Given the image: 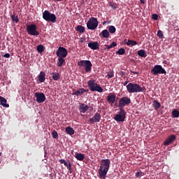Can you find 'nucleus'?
I'll return each instance as SVG.
<instances>
[{
    "instance_id": "47",
    "label": "nucleus",
    "mask_w": 179,
    "mask_h": 179,
    "mask_svg": "<svg viewBox=\"0 0 179 179\" xmlns=\"http://www.w3.org/2000/svg\"><path fill=\"white\" fill-rule=\"evenodd\" d=\"M88 92V90H86V92Z\"/></svg>"
},
{
    "instance_id": "22",
    "label": "nucleus",
    "mask_w": 179,
    "mask_h": 179,
    "mask_svg": "<svg viewBox=\"0 0 179 179\" xmlns=\"http://www.w3.org/2000/svg\"><path fill=\"white\" fill-rule=\"evenodd\" d=\"M116 96L111 94L107 96V101L109 102V103H114L115 101Z\"/></svg>"
},
{
    "instance_id": "44",
    "label": "nucleus",
    "mask_w": 179,
    "mask_h": 179,
    "mask_svg": "<svg viewBox=\"0 0 179 179\" xmlns=\"http://www.w3.org/2000/svg\"><path fill=\"white\" fill-rule=\"evenodd\" d=\"M131 73H133L134 75H139V72H138V71H131Z\"/></svg>"
},
{
    "instance_id": "6",
    "label": "nucleus",
    "mask_w": 179,
    "mask_h": 179,
    "mask_svg": "<svg viewBox=\"0 0 179 179\" xmlns=\"http://www.w3.org/2000/svg\"><path fill=\"white\" fill-rule=\"evenodd\" d=\"M151 73L154 76H158L159 74H166V70L161 65H155L151 69Z\"/></svg>"
},
{
    "instance_id": "7",
    "label": "nucleus",
    "mask_w": 179,
    "mask_h": 179,
    "mask_svg": "<svg viewBox=\"0 0 179 179\" xmlns=\"http://www.w3.org/2000/svg\"><path fill=\"white\" fill-rule=\"evenodd\" d=\"M36 29H37V27L34 24H31V25L27 26V31L30 36H39V32Z\"/></svg>"
},
{
    "instance_id": "26",
    "label": "nucleus",
    "mask_w": 179,
    "mask_h": 179,
    "mask_svg": "<svg viewBox=\"0 0 179 179\" xmlns=\"http://www.w3.org/2000/svg\"><path fill=\"white\" fill-rule=\"evenodd\" d=\"M117 44L116 42H113L110 45H106L105 50H110L112 48L117 47Z\"/></svg>"
},
{
    "instance_id": "35",
    "label": "nucleus",
    "mask_w": 179,
    "mask_h": 179,
    "mask_svg": "<svg viewBox=\"0 0 179 179\" xmlns=\"http://www.w3.org/2000/svg\"><path fill=\"white\" fill-rule=\"evenodd\" d=\"M43 50H44V48H43V45H38L37 46V52L38 53H42L43 52Z\"/></svg>"
},
{
    "instance_id": "12",
    "label": "nucleus",
    "mask_w": 179,
    "mask_h": 179,
    "mask_svg": "<svg viewBox=\"0 0 179 179\" xmlns=\"http://www.w3.org/2000/svg\"><path fill=\"white\" fill-rule=\"evenodd\" d=\"M34 96L36 99V102L38 103H43L46 99V97H45L44 93H42V92H36L34 94Z\"/></svg>"
},
{
    "instance_id": "49",
    "label": "nucleus",
    "mask_w": 179,
    "mask_h": 179,
    "mask_svg": "<svg viewBox=\"0 0 179 179\" xmlns=\"http://www.w3.org/2000/svg\"><path fill=\"white\" fill-rule=\"evenodd\" d=\"M0 50H1V44H0Z\"/></svg>"
},
{
    "instance_id": "21",
    "label": "nucleus",
    "mask_w": 179,
    "mask_h": 179,
    "mask_svg": "<svg viewBox=\"0 0 179 179\" xmlns=\"http://www.w3.org/2000/svg\"><path fill=\"white\" fill-rule=\"evenodd\" d=\"M65 131L66 134L70 136H73L75 134L74 129L71 127H66Z\"/></svg>"
},
{
    "instance_id": "38",
    "label": "nucleus",
    "mask_w": 179,
    "mask_h": 179,
    "mask_svg": "<svg viewBox=\"0 0 179 179\" xmlns=\"http://www.w3.org/2000/svg\"><path fill=\"white\" fill-rule=\"evenodd\" d=\"M157 36H158V38H163L164 34H163L162 31L159 30L158 33L157 34Z\"/></svg>"
},
{
    "instance_id": "24",
    "label": "nucleus",
    "mask_w": 179,
    "mask_h": 179,
    "mask_svg": "<svg viewBox=\"0 0 179 179\" xmlns=\"http://www.w3.org/2000/svg\"><path fill=\"white\" fill-rule=\"evenodd\" d=\"M152 106H154V109H155V110H158L161 107V103L158 101L154 100V101H152Z\"/></svg>"
},
{
    "instance_id": "48",
    "label": "nucleus",
    "mask_w": 179,
    "mask_h": 179,
    "mask_svg": "<svg viewBox=\"0 0 179 179\" xmlns=\"http://www.w3.org/2000/svg\"><path fill=\"white\" fill-rule=\"evenodd\" d=\"M1 152H0V157H1Z\"/></svg>"
},
{
    "instance_id": "17",
    "label": "nucleus",
    "mask_w": 179,
    "mask_h": 179,
    "mask_svg": "<svg viewBox=\"0 0 179 179\" xmlns=\"http://www.w3.org/2000/svg\"><path fill=\"white\" fill-rule=\"evenodd\" d=\"M45 76H46V74L45 72L43 71H41V73H39L38 76V79L39 80V82L41 83H43L45 82Z\"/></svg>"
},
{
    "instance_id": "10",
    "label": "nucleus",
    "mask_w": 179,
    "mask_h": 179,
    "mask_svg": "<svg viewBox=\"0 0 179 179\" xmlns=\"http://www.w3.org/2000/svg\"><path fill=\"white\" fill-rule=\"evenodd\" d=\"M56 55L58 58H66L68 55V50L65 48L60 46L57 50Z\"/></svg>"
},
{
    "instance_id": "4",
    "label": "nucleus",
    "mask_w": 179,
    "mask_h": 179,
    "mask_svg": "<svg viewBox=\"0 0 179 179\" xmlns=\"http://www.w3.org/2000/svg\"><path fill=\"white\" fill-rule=\"evenodd\" d=\"M78 65L80 67L85 66L86 73H90L92 71V64L90 60H82L78 62Z\"/></svg>"
},
{
    "instance_id": "33",
    "label": "nucleus",
    "mask_w": 179,
    "mask_h": 179,
    "mask_svg": "<svg viewBox=\"0 0 179 179\" xmlns=\"http://www.w3.org/2000/svg\"><path fill=\"white\" fill-rule=\"evenodd\" d=\"M10 17H11L13 22H15V23H17L19 22L17 15L15 16V15L10 14Z\"/></svg>"
},
{
    "instance_id": "40",
    "label": "nucleus",
    "mask_w": 179,
    "mask_h": 179,
    "mask_svg": "<svg viewBox=\"0 0 179 179\" xmlns=\"http://www.w3.org/2000/svg\"><path fill=\"white\" fill-rule=\"evenodd\" d=\"M107 76L108 77V79H110V78H113L114 74L113 72H110L108 73Z\"/></svg>"
},
{
    "instance_id": "13",
    "label": "nucleus",
    "mask_w": 179,
    "mask_h": 179,
    "mask_svg": "<svg viewBox=\"0 0 179 179\" xmlns=\"http://www.w3.org/2000/svg\"><path fill=\"white\" fill-rule=\"evenodd\" d=\"M100 120H101L100 113H96L94 116L90 119L89 122L93 124L94 123L100 122Z\"/></svg>"
},
{
    "instance_id": "8",
    "label": "nucleus",
    "mask_w": 179,
    "mask_h": 179,
    "mask_svg": "<svg viewBox=\"0 0 179 179\" xmlns=\"http://www.w3.org/2000/svg\"><path fill=\"white\" fill-rule=\"evenodd\" d=\"M99 22L96 18L92 17L87 23V27L89 30H95L98 27Z\"/></svg>"
},
{
    "instance_id": "32",
    "label": "nucleus",
    "mask_w": 179,
    "mask_h": 179,
    "mask_svg": "<svg viewBox=\"0 0 179 179\" xmlns=\"http://www.w3.org/2000/svg\"><path fill=\"white\" fill-rule=\"evenodd\" d=\"M172 117L178 118L179 117V111L176 109L172 110Z\"/></svg>"
},
{
    "instance_id": "20",
    "label": "nucleus",
    "mask_w": 179,
    "mask_h": 179,
    "mask_svg": "<svg viewBox=\"0 0 179 179\" xmlns=\"http://www.w3.org/2000/svg\"><path fill=\"white\" fill-rule=\"evenodd\" d=\"M59 162H60L62 164H64V166L67 167V169H69V171H71V163H70V162L67 163V162H66V160L64 159H59Z\"/></svg>"
},
{
    "instance_id": "9",
    "label": "nucleus",
    "mask_w": 179,
    "mask_h": 179,
    "mask_svg": "<svg viewBox=\"0 0 179 179\" xmlns=\"http://www.w3.org/2000/svg\"><path fill=\"white\" fill-rule=\"evenodd\" d=\"M126 118V112L124 110V109H120V113L116 114L115 115V120L117 122H124Z\"/></svg>"
},
{
    "instance_id": "25",
    "label": "nucleus",
    "mask_w": 179,
    "mask_h": 179,
    "mask_svg": "<svg viewBox=\"0 0 179 179\" xmlns=\"http://www.w3.org/2000/svg\"><path fill=\"white\" fill-rule=\"evenodd\" d=\"M75 157L78 160V161H83L85 158V155L83 153H76Z\"/></svg>"
},
{
    "instance_id": "28",
    "label": "nucleus",
    "mask_w": 179,
    "mask_h": 179,
    "mask_svg": "<svg viewBox=\"0 0 179 179\" xmlns=\"http://www.w3.org/2000/svg\"><path fill=\"white\" fill-rule=\"evenodd\" d=\"M127 45L128 46H132V47H134V46L137 45H138V43H137V41H136L128 40V42H127Z\"/></svg>"
},
{
    "instance_id": "30",
    "label": "nucleus",
    "mask_w": 179,
    "mask_h": 179,
    "mask_svg": "<svg viewBox=\"0 0 179 179\" xmlns=\"http://www.w3.org/2000/svg\"><path fill=\"white\" fill-rule=\"evenodd\" d=\"M101 34L104 38H108L110 36V34L107 29L103 30Z\"/></svg>"
},
{
    "instance_id": "45",
    "label": "nucleus",
    "mask_w": 179,
    "mask_h": 179,
    "mask_svg": "<svg viewBox=\"0 0 179 179\" xmlns=\"http://www.w3.org/2000/svg\"><path fill=\"white\" fill-rule=\"evenodd\" d=\"M141 3H145V0H141Z\"/></svg>"
},
{
    "instance_id": "27",
    "label": "nucleus",
    "mask_w": 179,
    "mask_h": 179,
    "mask_svg": "<svg viewBox=\"0 0 179 179\" xmlns=\"http://www.w3.org/2000/svg\"><path fill=\"white\" fill-rule=\"evenodd\" d=\"M138 55L143 58H146L147 55L144 50H140L138 51Z\"/></svg>"
},
{
    "instance_id": "19",
    "label": "nucleus",
    "mask_w": 179,
    "mask_h": 179,
    "mask_svg": "<svg viewBox=\"0 0 179 179\" xmlns=\"http://www.w3.org/2000/svg\"><path fill=\"white\" fill-rule=\"evenodd\" d=\"M89 110V106L84 103H82L80 106V111L82 113H85Z\"/></svg>"
},
{
    "instance_id": "16",
    "label": "nucleus",
    "mask_w": 179,
    "mask_h": 179,
    "mask_svg": "<svg viewBox=\"0 0 179 179\" xmlns=\"http://www.w3.org/2000/svg\"><path fill=\"white\" fill-rule=\"evenodd\" d=\"M87 91L84 88H79L78 90L76 91L72 94L73 96H82L84 93H85Z\"/></svg>"
},
{
    "instance_id": "11",
    "label": "nucleus",
    "mask_w": 179,
    "mask_h": 179,
    "mask_svg": "<svg viewBox=\"0 0 179 179\" xmlns=\"http://www.w3.org/2000/svg\"><path fill=\"white\" fill-rule=\"evenodd\" d=\"M131 103V99L127 96L125 97H122L120 99V101H119V107L120 109L121 110H124V107L125 106H128Z\"/></svg>"
},
{
    "instance_id": "36",
    "label": "nucleus",
    "mask_w": 179,
    "mask_h": 179,
    "mask_svg": "<svg viewBox=\"0 0 179 179\" xmlns=\"http://www.w3.org/2000/svg\"><path fill=\"white\" fill-rule=\"evenodd\" d=\"M144 172L141 171V170L136 173V178H141V176H144Z\"/></svg>"
},
{
    "instance_id": "23",
    "label": "nucleus",
    "mask_w": 179,
    "mask_h": 179,
    "mask_svg": "<svg viewBox=\"0 0 179 179\" xmlns=\"http://www.w3.org/2000/svg\"><path fill=\"white\" fill-rule=\"evenodd\" d=\"M64 64H65V58L64 57H59L58 61L57 62V66L62 67Z\"/></svg>"
},
{
    "instance_id": "34",
    "label": "nucleus",
    "mask_w": 179,
    "mask_h": 179,
    "mask_svg": "<svg viewBox=\"0 0 179 179\" xmlns=\"http://www.w3.org/2000/svg\"><path fill=\"white\" fill-rule=\"evenodd\" d=\"M116 54L117 55H124L125 54V49L120 48L119 50L117 51Z\"/></svg>"
},
{
    "instance_id": "15",
    "label": "nucleus",
    "mask_w": 179,
    "mask_h": 179,
    "mask_svg": "<svg viewBox=\"0 0 179 179\" xmlns=\"http://www.w3.org/2000/svg\"><path fill=\"white\" fill-rule=\"evenodd\" d=\"M88 47L92 50H97L99 48V43L97 41L90 42Z\"/></svg>"
},
{
    "instance_id": "5",
    "label": "nucleus",
    "mask_w": 179,
    "mask_h": 179,
    "mask_svg": "<svg viewBox=\"0 0 179 179\" xmlns=\"http://www.w3.org/2000/svg\"><path fill=\"white\" fill-rule=\"evenodd\" d=\"M43 17L46 22H52V23H55L57 19L56 15L48 10H45L43 13Z\"/></svg>"
},
{
    "instance_id": "39",
    "label": "nucleus",
    "mask_w": 179,
    "mask_h": 179,
    "mask_svg": "<svg viewBox=\"0 0 179 179\" xmlns=\"http://www.w3.org/2000/svg\"><path fill=\"white\" fill-rule=\"evenodd\" d=\"M52 135L54 139H57L58 138V134L57 131H53Z\"/></svg>"
},
{
    "instance_id": "37",
    "label": "nucleus",
    "mask_w": 179,
    "mask_h": 179,
    "mask_svg": "<svg viewBox=\"0 0 179 179\" xmlns=\"http://www.w3.org/2000/svg\"><path fill=\"white\" fill-rule=\"evenodd\" d=\"M109 31L111 34H113L116 31V28L114 26H110L109 28Z\"/></svg>"
},
{
    "instance_id": "14",
    "label": "nucleus",
    "mask_w": 179,
    "mask_h": 179,
    "mask_svg": "<svg viewBox=\"0 0 179 179\" xmlns=\"http://www.w3.org/2000/svg\"><path fill=\"white\" fill-rule=\"evenodd\" d=\"M176 138V137L175 135H171L166 138V140H165V142H164V145L166 146L170 145L175 141Z\"/></svg>"
},
{
    "instance_id": "1",
    "label": "nucleus",
    "mask_w": 179,
    "mask_h": 179,
    "mask_svg": "<svg viewBox=\"0 0 179 179\" xmlns=\"http://www.w3.org/2000/svg\"><path fill=\"white\" fill-rule=\"evenodd\" d=\"M110 160L109 159H103L101 161V166L99 169V176L101 179H106L107 173L109 171Z\"/></svg>"
},
{
    "instance_id": "29",
    "label": "nucleus",
    "mask_w": 179,
    "mask_h": 179,
    "mask_svg": "<svg viewBox=\"0 0 179 179\" xmlns=\"http://www.w3.org/2000/svg\"><path fill=\"white\" fill-rule=\"evenodd\" d=\"M76 31H79L80 34H83L85 31V27L82 25H78L76 28Z\"/></svg>"
},
{
    "instance_id": "31",
    "label": "nucleus",
    "mask_w": 179,
    "mask_h": 179,
    "mask_svg": "<svg viewBox=\"0 0 179 179\" xmlns=\"http://www.w3.org/2000/svg\"><path fill=\"white\" fill-rule=\"evenodd\" d=\"M59 78H60V76H59V73H57V72L52 73V79L55 81H58L59 80Z\"/></svg>"
},
{
    "instance_id": "3",
    "label": "nucleus",
    "mask_w": 179,
    "mask_h": 179,
    "mask_svg": "<svg viewBox=\"0 0 179 179\" xmlns=\"http://www.w3.org/2000/svg\"><path fill=\"white\" fill-rule=\"evenodd\" d=\"M88 86L90 87L92 92H98L99 93H102L103 91L102 87L98 85V84L96 83V80H89Z\"/></svg>"
},
{
    "instance_id": "43",
    "label": "nucleus",
    "mask_w": 179,
    "mask_h": 179,
    "mask_svg": "<svg viewBox=\"0 0 179 179\" xmlns=\"http://www.w3.org/2000/svg\"><path fill=\"white\" fill-rule=\"evenodd\" d=\"M110 6H111L112 9H116V8H117L115 4H114V3H111Z\"/></svg>"
},
{
    "instance_id": "46",
    "label": "nucleus",
    "mask_w": 179,
    "mask_h": 179,
    "mask_svg": "<svg viewBox=\"0 0 179 179\" xmlns=\"http://www.w3.org/2000/svg\"><path fill=\"white\" fill-rule=\"evenodd\" d=\"M128 83H129V81H126V82L124 83V86L127 85Z\"/></svg>"
},
{
    "instance_id": "18",
    "label": "nucleus",
    "mask_w": 179,
    "mask_h": 179,
    "mask_svg": "<svg viewBox=\"0 0 179 179\" xmlns=\"http://www.w3.org/2000/svg\"><path fill=\"white\" fill-rule=\"evenodd\" d=\"M0 103L4 108H9V105L7 103L6 99L0 96Z\"/></svg>"
},
{
    "instance_id": "2",
    "label": "nucleus",
    "mask_w": 179,
    "mask_h": 179,
    "mask_svg": "<svg viewBox=\"0 0 179 179\" xmlns=\"http://www.w3.org/2000/svg\"><path fill=\"white\" fill-rule=\"evenodd\" d=\"M127 89L129 93H141L143 89L138 84L130 83L127 85Z\"/></svg>"
},
{
    "instance_id": "41",
    "label": "nucleus",
    "mask_w": 179,
    "mask_h": 179,
    "mask_svg": "<svg viewBox=\"0 0 179 179\" xmlns=\"http://www.w3.org/2000/svg\"><path fill=\"white\" fill-rule=\"evenodd\" d=\"M152 19H154V20H157L158 19L157 14H152Z\"/></svg>"
},
{
    "instance_id": "42",
    "label": "nucleus",
    "mask_w": 179,
    "mask_h": 179,
    "mask_svg": "<svg viewBox=\"0 0 179 179\" xmlns=\"http://www.w3.org/2000/svg\"><path fill=\"white\" fill-rule=\"evenodd\" d=\"M10 55L9 53H6L4 55H3V57L4 58H6V59H8L10 58Z\"/></svg>"
}]
</instances>
